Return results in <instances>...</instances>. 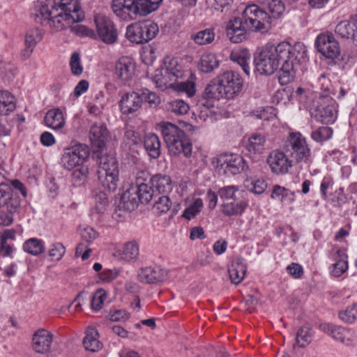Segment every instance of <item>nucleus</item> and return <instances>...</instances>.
Masks as SVG:
<instances>
[{
  "label": "nucleus",
  "mask_w": 357,
  "mask_h": 357,
  "mask_svg": "<svg viewBox=\"0 0 357 357\" xmlns=\"http://www.w3.org/2000/svg\"><path fill=\"white\" fill-rule=\"evenodd\" d=\"M307 57V49L302 43L291 45L280 42L277 45L267 43L254 56V72L260 75H271L281 66L280 79L288 82L293 79L301 63Z\"/></svg>",
  "instance_id": "nucleus-1"
},
{
  "label": "nucleus",
  "mask_w": 357,
  "mask_h": 357,
  "mask_svg": "<svg viewBox=\"0 0 357 357\" xmlns=\"http://www.w3.org/2000/svg\"><path fill=\"white\" fill-rule=\"evenodd\" d=\"M96 31L86 26L75 24L70 26L73 33L80 37L98 38L107 45H112L118 40V32L113 21L103 14H96L93 17Z\"/></svg>",
  "instance_id": "nucleus-2"
},
{
  "label": "nucleus",
  "mask_w": 357,
  "mask_h": 357,
  "mask_svg": "<svg viewBox=\"0 0 357 357\" xmlns=\"http://www.w3.org/2000/svg\"><path fill=\"white\" fill-rule=\"evenodd\" d=\"M243 80L241 75L233 70L220 75L206 88L205 91L211 98H232L242 89Z\"/></svg>",
  "instance_id": "nucleus-3"
},
{
  "label": "nucleus",
  "mask_w": 357,
  "mask_h": 357,
  "mask_svg": "<svg viewBox=\"0 0 357 357\" xmlns=\"http://www.w3.org/2000/svg\"><path fill=\"white\" fill-rule=\"evenodd\" d=\"M159 127L171 155H191L192 145L184 131L170 122H162Z\"/></svg>",
  "instance_id": "nucleus-4"
},
{
  "label": "nucleus",
  "mask_w": 357,
  "mask_h": 357,
  "mask_svg": "<svg viewBox=\"0 0 357 357\" xmlns=\"http://www.w3.org/2000/svg\"><path fill=\"white\" fill-rule=\"evenodd\" d=\"M97 170L99 183L109 191H114L119 183V165L114 157L102 155L98 158Z\"/></svg>",
  "instance_id": "nucleus-5"
},
{
  "label": "nucleus",
  "mask_w": 357,
  "mask_h": 357,
  "mask_svg": "<svg viewBox=\"0 0 357 357\" xmlns=\"http://www.w3.org/2000/svg\"><path fill=\"white\" fill-rule=\"evenodd\" d=\"M211 164L219 174L236 175L243 171L245 162L242 156L234 153H222L214 157Z\"/></svg>",
  "instance_id": "nucleus-6"
},
{
  "label": "nucleus",
  "mask_w": 357,
  "mask_h": 357,
  "mask_svg": "<svg viewBox=\"0 0 357 357\" xmlns=\"http://www.w3.org/2000/svg\"><path fill=\"white\" fill-rule=\"evenodd\" d=\"M243 17L245 18L246 27H249L251 31H266L271 27V17L256 4L246 6Z\"/></svg>",
  "instance_id": "nucleus-7"
},
{
  "label": "nucleus",
  "mask_w": 357,
  "mask_h": 357,
  "mask_svg": "<svg viewBox=\"0 0 357 357\" xmlns=\"http://www.w3.org/2000/svg\"><path fill=\"white\" fill-rule=\"evenodd\" d=\"M89 156L88 146L83 144H77L63 149L61 165L63 168L71 170L77 167L83 166Z\"/></svg>",
  "instance_id": "nucleus-8"
},
{
  "label": "nucleus",
  "mask_w": 357,
  "mask_h": 357,
  "mask_svg": "<svg viewBox=\"0 0 357 357\" xmlns=\"http://www.w3.org/2000/svg\"><path fill=\"white\" fill-rule=\"evenodd\" d=\"M287 151L296 162L308 163L311 160V151L306 139L300 132H291Z\"/></svg>",
  "instance_id": "nucleus-9"
},
{
  "label": "nucleus",
  "mask_w": 357,
  "mask_h": 357,
  "mask_svg": "<svg viewBox=\"0 0 357 357\" xmlns=\"http://www.w3.org/2000/svg\"><path fill=\"white\" fill-rule=\"evenodd\" d=\"M316 45L318 51L328 59H336L340 54L339 44L331 33L318 35Z\"/></svg>",
  "instance_id": "nucleus-10"
},
{
  "label": "nucleus",
  "mask_w": 357,
  "mask_h": 357,
  "mask_svg": "<svg viewBox=\"0 0 357 357\" xmlns=\"http://www.w3.org/2000/svg\"><path fill=\"white\" fill-rule=\"evenodd\" d=\"M53 334L47 329L39 328L33 334L31 347L37 354H47L51 350Z\"/></svg>",
  "instance_id": "nucleus-11"
},
{
  "label": "nucleus",
  "mask_w": 357,
  "mask_h": 357,
  "mask_svg": "<svg viewBox=\"0 0 357 357\" xmlns=\"http://www.w3.org/2000/svg\"><path fill=\"white\" fill-rule=\"evenodd\" d=\"M111 9L117 17L123 21L132 20L138 16L134 0H112Z\"/></svg>",
  "instance_id": "nucleus-12"
},
{
  "label": "nucleus",
  "mask_w": 357,
  "mask_h": 357,
  "mask_svg": "<svg viewBox=\"0 0 357 357\" xmlns=\"http://www.w3.org/2000/svg\"><path fill=\"white\" fill-rule=\"evenodd\" d=\"M268 164L273 173L275 174H284L292 167V160L282 152L278 150L271 151L268 158Z\"/></svg>",
  "instance_id": "nucleus-13"
},
{
  "label": "nucleus",
  "mask_w": 357,
  "mask_h": 357,
  "mask_svg": "<svg viewBox=\"0 0 357 357\" xmlns=\"http://www.w3.org/2000/svg\"><path fill=\"white\" fill-rule=\"evenodd\" d=\"M319 328L322 331L328 333L333 339L347 346L352 345L355 341L354 333L351 329L333 326L328 323L320 324Z\"/></svg>",
  "instance_id": "nucleus-14"
},
{
  "label": "nucleus",
  "mask_w": 357,
  "mask_h": 357,
  "mask_svg": "<svg viewBox=\"0 0 357 357\" xmlns=\"http://www.w3.org/2000/svg\"><path fill=\"white\" fill-rule=\"evenodd\" d=\"M52 6L71 18L73 22H77L84 17L77 0H53Z\"/></svg>",
  "instance_id": "nucleus-15"
},
{
  "label": "nucleus",
  "mask_w": 357,
  "mask_h": 357,
  "mask_svg": "<svg viewBox=\"0 0 357 357\" xmlns=\"http://www.w3.org/2000/svg\"><path fill=\"white\" fill-rule=\"evenodd\" d=\"M244 146L250 157L258 159L266 150V137L261 133H252L245 139Z\"/></svg>",
  "instance_id": "nucleus-16"
},
{
  "label": "nucleus",
  "mask_w": 357,
  "mask_h": 357,
  "mask_svg": "<svg viewBox=\"0 0 357 357\" xmlns=\"http://www.w3.org/2000/svg\"><path fill=\"white\" fill-rule=\"evenodd\" d=\"M149 178V173L146 171H141L137 174L135 184L130 187L136 190V195L141 203H148L153 197V190L145 183Z\"/></svg>",
  "instance_id": "nucleus-17"
},
{
  "label": "nucleus",
  "mask_w": 357,
  "mask_h": 357,
  "mask_svg": "<svg viewBox=\"0 0 357 357\" xmlns=\"http://www.w3.org/2000/svg\"><path fill=\"white\" fill-rule=\"evenodd\" d=\"M53 0L37 1L34 2L32 15L35 17V20L42 24H45L50 22V19L54 13L58 11V8L52 6Z\"/></svg>",
  "instance_id": "nucleus-18"
},
{
  "label": "nucleus",
  "mask_w": 357,
  "mask_h": 357,
  "mask_svg": "<svg viewBox=\"0 0 357 357\" xmlns=\"http://www.w3.org/2000/svg\"><path fill=\"white\" fill-rule=\"evenodd\" d=\"M250 31L249 27L245 26V18L235 17L231 20L227 26V34L230 40L234 43H241L245 38V33Z\"/></svg>",
  "instance_id": "nucleus-19"
},
{
  "label": "nucleus",
  "mask_w": 357,
  "mask_h": 357,
  "mask_svg": "<svg viewBox=\"0 0 357 357\" xmlns=\"http://www.w3.org/2000/svg\"><path fill=\"white\" fill-rule=\"evenodd\" d=\"M142 99L138 91H130L123 94L119 101V107L123 114H132L141 109Z\"/></svg>",
  "instance_id": "nucleus-20"
},
{
  "label": "nucleus",
  "mask_w": 357,
  "mask_h": 357,
  "mask_svg": "<svg viewBox=\"0 0 357 357\" xmlns=\"http://www.w3.org/2000/svg\"><path fill=\"white\" fill-rule=\"evenodd\" d=\"M136 65L130 56H121L116 63L115 75L123 82L130 80L135 75Z\"/></svg>",
  "instance_id": "nucleus-21"
},
{
  "label": "nucleus",
  "mask_w": 357,
  "mask_h": 357,
  "mask_svg": "<svg viewBox=\"0 0 357 357\" xmlns=\"http://www.w3.org/2000/svg\"><path fill=\"white\" fill-rule=\"evenodd\" d=\"M337 104L333 98L323 100L317 109V116L324 123H333L337 116Z\"/></svg>",
  "instance_id": "nucleus-22"
},
{
  "label": "nucleus",
  "mask_w": 357,
  "mask_h": 357,
  "mask_svg": "<svg viewBox=\"0 0 357 357\" xmlns=\"http://www.w3.org/2000/svg\"><path fill=\"white\" fill-rule=\"evenodd\" d=\"M166 278V271L159 266L142 268L138 273L140 282L147 284L157 283Z\"/></svg>",
  "instance_id": "nucleus-23"
},
{
  "label": "nucleus",
  "mask_w": 357,
  "mask_h": 357,
  "mask_svg": "<svg viewBox=\"0 0 357 357\" xmlns=\"http://www.w3.org/2000/svg\"><path fill=\"white\" fill-rule=\"evenodd\" d=\"M229 57L232 61L237 63L242 68L246 75H250L251 54L248 49L241 47L234 49L231 51Z\"/></svg>",
  "instance_id": "nucleus-24"
},
{
  "label": "nucleus",
  "mask_w": 357,
  "mask_h": 357,
  "mask_svg": "<svg viewBox=\"0 0 357 357\" xmlns=\"http://www.w3.org/2000/svg\"><path fill=\"white\" fill-rule=\"evenodd\" d=\"M42 38L43 34L38 29H31L26 31L24 38L25 48L22 52L24 59H27L31 56L36 45Z\"/></svg>",
  "instance_id": "nucleus-25"
},
{
  "label": "nucleus",
  "mask_w": 357,
  "mask_h": 357,
  "mask_svg": "<svg viewBox=\"0 0 357 357\" xmlns=\"http://www.w3.org/2000/svg\"><path fill=\"white\" fill-rule=\"evenodd\" d=\"M248 206V202L245 199H235L225 202L222 204V213L229 217L242 215Z\"/></svg>",
  "instance_id": "nucleus-26"
},
{
  "label": "nucleus",
  "mask_w": 357,
  "mask_h": 357,
  "mask_svg": "<svg viewBox=\"0 0 357 357\" xmlns=\"http://www.w3.org/2000/svg\"><path fill=\"white\" fill-rule=\"evenodd\" d=\"M348 256L347 250L344 248L337 249L333 256V259L336 261L332 265L331 274L335 277H340L348 269Z\"/></svg>",
  "instance_id": "nucleus-27"
},
{
  "label": "nucleus",
  "mask_w": 357,
  "mask_h": 357,
  "mask_svg": "<svg viewBox=\"0 0 357 357\" xmlns=\"http://www.w3.org/2000/svg\"><path fill=\"white\" fill-rule=\"evenodd\" d=\"M44 121L46 126L54 130L63 128L66 124L63 114L59 108L48 110Z\"/></svg>",
  "instance_id": "nucleus-28"
},
{
  "label": "nucleus",
  "mask_w": 357,
  "mask_h": 357,
  "mask_svg": "<svg viewBox=\"0 0 357 357\" xmlns=\"http://www.w3.org/2000/svg\"><path fill=\"white\" fill-rule=\"evenodd\" d=\"M318 82L321 91L320 93V98L322 100L331 98V97H329L331 95H333V96L340 98L343 97L346 93V91L344 90V89L340 87L338 94H337L331 84V80L328 77H326L324 74H322L319 77Z\"/></svg>",
  "instance_id": "nucleus-29"
},
{
  "label": "nucleus",
  "mask_w": 357,
  "mask_h": 357,
  "mask_svg": "<svg viewBox=\"0 0 357 357\" xmlns=\"http://www.w3.org/2000/svg\"><path fill=\"white\" fill-rule=\"evenodd\" d=\"M271 199L279 201L282 204H290L296 199L295 192L280 185L273 186Z\"/></svg>",
  "instance_id": "nucleus-30"
},
{
  "label": "nucleus",
  "mask_w": 357,
  "mask_h": 357,
  "mask_svg": "<svg viewBox=\"0 0 357 357\" xmlns=\"http://www.w3.org/2000/svg\"><path fill=\"white\" fill-rule=\"evenodd\" d=\"M98 333L95 328L89 327L86 331V336L83 340L84 348L91 352H97L102 348V344L98 340Z\"/></svg>",
  "instance_id": "nucleus-31"
},
{
  "label": "nucleus",
  "mask_w": 357,
  "mask_h": 357,
  "mask_svg": "<svg viewBox=\"0 0 357 357\" xmlns=\"http://www.w3.org/2000/svg\"><path fill=\"white\" fill-rule=\"evenodd\" d=\"M246 266L241 259L233 262L228 268V273L231 283L240 284L243 280L246 273Z\"/></svg>",
  "instance_id": "nucleus-32"
},
{
  "label": "nucleus",
  "mask_w": 357,
  "mask_h": 357,
  "mask_svg": "<svg viewBox=\"0 0 357 357\" xmlns=\"http://www.w3.org/2000/svg\"><path fill=\"white\" fill-rule=\"evenodd\" d=\"M139 202L136 190L130 187L122 194L120 206L126 211H132L138 206Z\"/></svg>",
  "instance_id": "nucleus-33"
},
{
  "label": "nucleus",
  "mask_w": 357,
  "mask_h": 357,
  "mask_svg": "<svg viewBox=\"0 0 357 357\" xmlns=\"http://www.w3.org/2000/svg\"><path fill=\"white\" fill-rule=\"evenodd\" d=\"M144 148L153 158H158L160 155V141L158 135L153 133L147 134L144 140Z\"/></svg>",
  "instance_id": "nucleus-34"
},
{
  "label": "nucleus",
  "mask_w": 357,
  "mask_h": 357,
  "mask_svg": "<svg viewBox=\"0 0 357 357\" xmlns=\"http://www.w3.org/2000/svg\"><path fill=\"white\" fill-rule=\"evenodd\" d=\"M151 79L155 86L161 90H165L168 88L172 89L174 81H176L163 68L157 69Z\"/></svg>",
  "instance_id": "nucleus-35"
},
{
  "label": "nucleus",
  "mask_w": 357,
  "mask_h": 357,
  "mask_svg": "<svg viewBox=\"0 0 357 357\" xmlns=\"http://www.w3.org/2000/svg\"><path fill=\"white\" fill-rule=\"evenodd\" d=\"M107 135L108 132L104 125L94 124L91 128L90 139L99 149H102L104 146Z\"/></svg>",
  "instance_id": "nucleus-36"
},
{
  "label": "nucleus",
  "mask_w": 357,
  "mask_h": 357,
  "mask_svg": "<svg viewBox=\"0 0 357 357\" xmlns=\"http://www.w3.org/2000/svg\"><path fill=\"white\" fill-rule=\"evenodd\" d=\"M220 65L217 56L212 52L203 53L199 61V68L204 73H211Z\"/></svg>",
  "instance_id": "nucleus-37"
},
{
  "label": "nucleus",
  "mask_w": 357,
  "mask_h": 357,
  "mask_svg": "<svg viewBox=\"0 0 357 357\" xmlns=\"http://www.w3.org/2000/svg\"><path fill=\"white\" fill-rule=\"evenodd\" d=\"M152 188L159 193H167L172 189V180L169 176L163 174H155L150 180Z\"/></svg>",
  "instance_id": "nucleus-38"
},
{
  "label": "nucleus",
  "mask_w": 357,
  "mask_h": 357,
  "mask_svg": "<svg viewBox=\"0 0 357 357\" xmlns=\"http://www.w3.org/2000/svg\"><path fill=\"white\" fill-rule=\"evenodd\" d=\"M335 33L343 38H352L357 44L356 25L349 21H342L335 27Z\"/></svg>",
  "instance_id": "nucleus-39"
},
{
  "label": "nucleus",
  "mask_w": 357,
  "mask_h": 357,
  "mask_svg": "<svg viewBox=\"0 0 357 357\" xmlns=\"http://www.w3.org/2000/svg\"><path fill=\"white\" fill-rule=\"evenodd\" d=\"M137 15L146 16L156 10L162 0H134Z\"/></svg>",
  "instance_id": "nucleus-40"
},
{
  "label": "nucleus",
  "mask_w": 357,
  "mask_h": 357,
  "mask_svg": "<svg viewBox=\"0 0 357 357\" xmlns=\"http://www.w3.org/2000/svg\"><path fill=\"white\" fill-rule=\"evenodd\" d=\"M143 43H147L154 38L158 33V25L151 20L138 22Z\"/></svg>",
  "instance_id": "nucleus-41"
},
{
  "label": "nucleus",
  "mask_w": 357,
  "mask_h": 357,
  "mask_svg": "<svg viewBox=\"0 0 357 357\" xmlns=\"http://www.w3.org/2000/svg\"><path fill=\"white\" fill-rule=\"evenodd\" d=\"M257 1L268 10V15L271 19L280 17L285 10V6L282 0H257Z\"/></svg>",
  "instance_id": "nucleus-42"
},
{
  "label": "nucleus",
  "mask_w": 357,
  "mask_h": 357,
  "mask_svg": "<svg viewBox=\"0 0 357 357\" xmlns=\"http://www.w3.org/2000/svg\"><path fill=\"white\" fill-rule=\"evenodd\" d=\"M22 249L25 252L29 255L38 256L45 252V243L41 239L31 238L23 243Z\"/></svg>",
  "instance_id": "nucleus-43"
},
{
  "label": "nucleus",
  "mask_w": 357,
  "mask_h": 357,
  "mask_svg": "<svg viewBox=\"0 0 357 357\" xmlns=\"http://www.w3.org/2000/svg\"><path fill=\"white\" fill-rule=\"evenodd\" d=\"M215 37L214 29L208 28L192 34L190 38L197 45H207L214 41Z\"/></svg>",
  "instance_id": "nucleus-44"
},
{
  "label": "nucleus",
  "mask_w": 357,
  "mask_h": 357,
  "mask_svg": "<svg viewBox=\"0 0 357 357\" xmlns=\"http://www.w3.org/2000/svg\"><path fill=\"white\" fill-rule=\"evenodd\" d=\"M165 68H163L172 78L177 80L184 75L183 68L175 58L167 56L164 60Z\"/></svg>",
  "instance_id": "nucleus-45"
},
{
  "label": "nucleus",
  "mask_w": 357,
  "mask_h": 357,
  "mask_svg": "<svg viewBox=\"0 0 357 357\" xmlns=\"http://www.w3.org/2000/svg\"><path fill=\"white\" fill-rule=\"evenodd\" d=\"M16 107L14 96L7 91H0V114L7 115Z\"/></svg>",
  "instance_id": "nucleus-46"
},
{
  "label": "nucleus",
  "mask_w": 357,
  "mask_h": 357,
  "mask_svg": "<svg viewBox=\"0 0 357 357\" xmlns=\"http://www.w3.org/2000/svg\"><path fill=\"white\" fill-rule=\"evenodd\" d=\"M72 22L71 18L67 17L66 14L62 12L57 11L54 13V15L45 24L52 28L55 31H60L64 29Z\"/></svg>",
  "instance_id": "nucleus-47"
},
{
  "label": "nucleus",
  "mask_w": 357,
  "mask_h": 357,
  "mask_svg": "<svg viewBox=\"0 0 357 357\" xmlns=\"http://www.w3.org/2000/svg\"><path fill=\"white\" fill-rule=\"evenodd\" d=\"M203 208V200L201 198H195L191 202L187 204L181 216L188 220H191L202 211Z\"/></svg>",
  "instance_id": "nucleus-48"
},
{
  "label": "nucleus",
  "mask_w": 357,
  "mask_h": 357,
  "mask_svg": "<svg viewBox=\"0 0 357 357\" xmlns=\"http://www.w3.org/2000/svg\"><path fill=\"white\" fill-rule=\"evenodd\" d=\"M167 109L178 116L186 114L190 106L188 102L181 99H175L168 102L166 105Z\"/></svg>",
  "instance_id": "nucleus-49"
},
{
  "label": "nucleus",
  "mask_w": 357,
  "mask_h": 357,
  "mask_svg": "<svg viewBox=\"0 0 357 357\" xmlns=\"http://www.w3.org/2000/svg\"><path fill=\"white\" fill-rule=\"evenodd\" d=\"M172 89L178 93H184L188 97H192L196 93L195 82L192 80H187L185 82L174 81Z\"/></svg>",
  "instance_id": "nucleus-50"
},
{
  "label": "nucleus",
  "mask_w": 357,
  "mask_h": 357,
  "mask_svg": "<svg viewBox=\"0 0 357 357\" xmlns=\"http://www.w3.org/2000/svg\"><path fill=\"white\" fill-rule=\"evenodd\" d=\"M119 255L121 259L127 261L136 259L139 255V247L135 242H128L119 250Z\"/></svg>",
  "instance_id": "nucleus-51"
},
{
  "label": "nucleus",
  "mask_w": 357,
  "mask_h": 357,
  "mask_svg": "<svg viewBox=\"0 0 357 357\" xmlns=\"http://www.w3.org/2000/svg\"><path fill=\"white\" fill-rule=\"evenodd\" d=\"M245 186L250 192L260 195L266 190L267 183L262 178L247 179L245 181Z\"/></svg>",
  "instance_id": "nucleus-52"
},
{
  "label": "nucleus",
  "mask_w": 357,
  "mask_h": 357,
  "mask_svg": "<svg viewBox=\"0 0 357 357\" xmlns=\"http://www.w3.org/2000/svg\"><path fill=\"white\" fill-rule=\"evenodd\" d=\"M333 134V130L328 126H321L311 133L312 139L319 143H322L330 139Z\"/></svg>",
  "instance_id": "nucleus-53"
},
{
  "label": "nucleus",
  "mask_w": 357,
  "mask_h": 357,
  "mask_svg": "<svg viewBox=\"0 0 357 357\" xmlns=\"http://www.w3.org/2000/svg\"><path fill=\"white\" fill-rule=\"evenodd\" d=\"M126 38L136 44L144 43L138 22L128 25L126 28Z\"/></svg>",
  "instance_id": "nucleus-54"
},
{
  "label": "nucleus",
  "mask_w": 357,
  "mask_h": 357,
  "mask_svg": "<svg viewBox=\"0 0 357 357\" xmlns=\"http://www.w3.org/2000/svg\"><path fill=\"white\" fill-rule=\"evenodd\" d=\"M239 190L236 185H227L220 188L218 190V196L222 201V203L225 202H229L236 198V193H238Z\"/></svg>",
  "instance_id": "nucleus-55"
},
{
  "label": "nucleus",
  "mask_w": 357,
  "mask_h": 357,
  "mask_svg": "<svg viewBox=\"0 0 357 357\" xmlns=\"http://www.w3.org/2000/svg\"><path fill=\"white\" fill-rule=\"evenodd\" d=\"M138 92L142 99V103L147 102L150 107H156L160 104V98L155 92L147 89H139Z\"/></svg>",
  "instance_id": "nucleus-56"
},
{
  "label": "nucleus",
  "mask_w": 357,
  "mask_h": 357,
  "mask_svg": "<svg viewBox=\"0 0 357 357\" xmlns=\"http://www.w3.org/2000/svg\"><path fill=\"white\" fill-rule=\"evenodd\" d=\"M312 336V332L310 327L307 326L301 327L296 335L297 344L301 347H305L311 342Z\"/></svg>",
  "instance_id": "nucleus-57"
},
{
  "label": "nucleus",
  "mask_w": 357,
  "mask_h": 357,
  "mask_svg": "<svg viewBox=\"0 0 357 357\" xmlns=\"http://www.w3.org/2000/svg\"><path fill=\"white\" fill-rule=\"evenodd\" d=\"M339 318L344 322L351 324L357 319V304H352L339 312Z\"/></svg>",
  "instance_id": "nucleus-58"
},
{
  "label": "nucleus",
  "mask_w": 357,
  "mask_h": 357,
  "mask_svg": "<svg viewBox=\"0 0 357 357\" xmlns=\"http://www.w3.org/2000/svg\"><path fill=\"white\" fill-rule=\"evenodd\" d=\"M171 206L172 202L170 201L169 197L164 195L160 197L155 202L153 209L155 213L160 215L162 213H166L167 211H169Z\"/></svg>",
  "instance_id": "nucleus-59"
},
{
  "label": "nucleus",
  "mask_w": 357,
  "mask_h": 357,
  "mask_svg": "<svg viewBox=\"0 0 357 357\" xmlns=\"http://www.w3.org/2000/svg\"><path fill=\"white\" fill-rule=\"evenodd\" d=\"M89 169L86 166H80L75 169L72 174V181L75 185H81L83 184L88 176Z\"/></svg>",
  "instance_id": "nucleus-60"
},
{
  "label": "nucleus",
  "mask_w": 357,
  "mask_h": 357,
  "mask_svg": "<svg viewBox=\"0 0 357 357\" xmlns=\"http://www.w3.org/2000/svg\"><path fill=\"white\" fill-rule=\"evenodd\" d=\"M93 199L95 202L93 209L98 213H102L109 204L107 194L105 192H99L94 195Z\"/></svg>",
  "instance_id": "nucleus-61"
},
{
  "label": "nucleus",
  "mask_w": 357,
  "mask_h": 357,
  "mask_svg": "<svg viewBox=\"0 0 357 357\" xmlns=\"http://www.w3.org/2000/svg\"><path fill=\"white\" fill-rule=\"evenodd\" d=\"M69 64L71 72L74 75L79 76L83 73V66L78 52H75L71 54Z\"/></svg>",
  "instance_id": "nucleus-62"
},
{
  "label": "nucleus",
  "mask_w": 357,
  "mask_h": 357,
  "mask_svg": "<svg viewBox=\"0 0 357 357\" xmlns=\"http://www.w3.org/2000/svg\"><path fill=\"white\" fill-rule=\"evenodd\" d=\"M106 298V291L103 289H98L93 294L91 300L92 309L96 311L100 310L102 307L103 303Z\"/></svg>",
  "instance_id": "nucleus-63"
},
{
  "label": "nucleus",
  "mask_w": 357,
  "mask_h": 357,
  "mask_svg": "<svg viewBox=\"0 0 357 357\" xmlns=\"http://www.w3.org/2000/svg\"><path fill=\"white\" fill-rule=\"evenodd\" d=\"M193 114L196 119H199L201 121H205L211 116V111L208 105L204 103H199L197 104Z\"/></svg>",
  "instance_id": "nucleus-64"
}]
</instances>
